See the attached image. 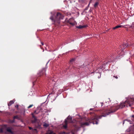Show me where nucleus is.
I'll list each match as a JSON object with an SVG mask.
<instances>
[{"mask_svg": "<svg viewBox=\"0 0 134 134\" xmlns=\"http://www.w3.org/2000/svg\"><path fill=\"white\" fill-rule=\"evenodd\" d=\"M131 106V103L130 102L129 100H127L123 103H121L119 105L111 107L109 109L105 110L104 111L105 113L103 115L99 116L95 115L91 118L89 122L93 124H98V119H101L103 116L105 117L107 115H108L111 113L115 112L118 109H122L125 106L127 107Z\"/></svg>", "mask_w": 134, "mask_h": 134, "instance_id": "f257e3e1", "label": "nucleus"}, {"mask_svg": "<svg viewBox=\"0 0 134 134\" xmlns=\"http://www.w3.org/2000/svg\"><path fill=\"white\" fill-rule=\"evenodd\" d=\"M63 16L60 13L58 12L55 16H51L50 19L52 20L53 24L56 25L57 23L59 24L60 23V20L63 19Z\"/></svg>", "mask_w": 134, "mask_h": 134, "instance_id": "f03ea898", "label": "nucleus"}, {"mask_svg": "<svg viewBox=\"0 0 134 134\" xmlns=\"http://www.w3.org/2000/svg\"><path fill=\"white\" fill-rule=\"evenodd\" d=\"M46 72V69L45 68L41 70L38 74V76L41 77L44 76Z\"/></svg>", "mask_w": 134, "mask_h": 134, "instance_id": "7ed1b4c3", "label": "nucleus"}, {"mask_svg": "<svg viewBox=\"0 0 134 134\" xmlns=\"http://www.w3.org/2000/svg\"><path fill=\"white\" fill-rule=\"evenodd\" d=\"M130 46V44H128L127 43H124L122 45V47H121L122 49H124L125 48Z\"/></svg>", "mask_w": 134, "mask_h": 134, "instance_id": "20e7f679", "label": "nucleus"}, {"mask_svg": "<svg viewBox=\"0 0 134 134\" xmlns=\"http://www.w3.org/2000/svg\"><path fill=\"white\" fill-rule=\"evenodd\" d=\"M71 20H73L72 19H70L67 21V23L70 24V25H74V24L73 23H72L71 22Z\"/></svg>", "mask_w": 134, "mask_h": 134, "instance_id": "39448f33", "label": "nucleus"}, {"mask_svg": "<svg viewBox=\"0 0 134 134\" xmlns=\"http://www.w3.org/2000/svg\"><path fill=\"white\" fill-rule=\"evenodd\" d=\"M64 123L65 124V125H63V126L65 129H66L67 128V125L68 123V121L66 119H65V120Z\"/></svg>", "mask_w": 134, "mask_h": 134, "instance_id": "423d86ee", "label": "nucleus"}, {"mask_svg": "<svg viewBox=\"0 0 134 134\" xmlns=\"http://www.w3.org/2000/svg\"><path fill=\"white\" fill-rule=\"evenodd\" d=\"M7 131L8 132L11 133L12 134L13 133V132L12 131L10 127H8L7 128Z\"/></svg>", "mask_w": 134, "mask_h": 134, "instance_id": "0eeeda50", "label": "nucleus"}, {"mask_svg": "<svg viewBox=\"0 0 134 134\" xmlns=\"http://www.w3.org/2000/svg\"><path fill=\"white\" fill-rule=\"evenodd\" d=\"M67 119L69 123H71L72 122V118L71 117L69 116L67 118Z\"/></svg>", "mask_w": 134, "mask_h": 134, "instance_id": "6e6552de", "label": "nucleus"}, {"mask_svg": "<svg viewBox=\"0 0 134 134\" xmlns=\"http://www.w3.org/2000/svg\"><path fill=\"white\" fill-rule=\"evenodd\" d=\"M86 27L85 25H79L76 26V27L79 29H81Z\"/></svg>", "mask_w": 134, "mask_h": 134, "instance_id": "1a4fd4ad", "label": "nucleus"}, {"mask_svg": "<svg viewBox=\"0 0 134 134\" xmlns=\"http://www.w3.org/2000/svg\"><path fill=\"white\" fill-rule=\"evenodd\" d=\"M122 26H122V25H117V26H116L114 27L113 29L114 30H115V29H117L118 28H119V27H121Z\"/></svg>", "mask_w": 134, "mask_h": 134, "instance_id": "9d476101", "label": "nucleus"}, {"mask_svg": "<svg viewBox=\"0 0 134 134\" xmlns=\"http://www.w3.org/2000/svg\"><path fill=\"white\" fill-rule=\"evenodd\" d=\"M37 121V118L36 117H34V119L32 120V122L33 123H35Z\"/></svg>", "mask_w": 134, "mask_h": 134, "instance_id": "9b49d317", "label": "nucleus"}, {"mask_svg": "<svg viewBox=\"0 0 134 134\" xmlns=\"http://www.w3.org/2000/svg\"><path fill=\"white\" fill-rule=\"evenodd\" d=\"M14 103V102L13 100H11L8 104V105L9 106L11 105Z\"/></svg>", "mask_w": 134, "mask_h": 134, "instance_id": "f8f14e48", "label": "nucleus"}, {"mask_svg": "<svg viewBox=\"0 0 134 134\" xmlns=\"http://www.w3.org/2000/svg\"><path fill=\"white\" fill-rule=\"evenodd\" d=\"M82 125H86L88 126L89 125V123L88 122H85L82 124Z\"/></svg>", "mask_w": 134, "mask_h": 134, "instance_id": "ddd939ff", "label": "nucleus"}, {"mask_svg": "<svg viewBox=\"0 0 134 134\" xmlns=\"http://www.w3.org/2000/svg\"><path fill=\"white\" fill-rule=\"evenodd\" d=\"M45 134H55L53 131H50L49 132H48L46 133Z\"/></svg>", "mask_w": 134, "mask_h": 134, "instance_id": "4468645a", "label": "nucleus"}, {"mask_svg": "<svg viewBox=\"0 0 134 134\" xmlns=\"http://www.w3.org/2000/svg\"><path fill=\"white\" fill-rule=\"evenodd\" d=\"M99 4V3L98 2H96L94 5V7L95 8H96L97 7L98 5Z\"/></svg>", "mask_w": 134, "mask_h": 134, "instance_id": "2eb2a0df", "label": "nucleus"}, {"mask_svg": "<svg viewBox=\"0 0 134 134\" xmlns=\"http://www.w3.org/2000/svg\"><path fill=\"white\" fill-rule=\"evenodd\" d=\"M13 119L14 120H15V119H19V118L18 117V115H16V116H14L13 117Z\"/></svg>", "mask_w": 134, "mask_h": 134, "instance_id": "dca6fc26", "label": "nucleus"}, {"mask_svg": "<svg viewBox=\"0 0 134 134\" xmlns=\"http://www.w3.org/2000/svg\"><path fill=\"white\" fill-rule=\"evenodd\" d=\"M49 125L48 124H47V123H44V124L43 125V126L44 127H47L48 126H49Z\"/></svg>", "mask_w": 134, "mask_h": 134, "instance_id": "f3484780", "label": "nucleus"}, {"mask_svg": "<svg viewBox=\"0 0 134 134\" xmlns=\"http://www.w3.org/2000/svg\"><path fill=\"white\" fill-rule=\"evenodd\" d=\"M75 60V59H74L73 58L71 59L70 61V63H71L72 62H74Z\"/></svg>", "mask_w": 134, "mask_h": 134, "instance_id": "a211bd4d", "label": "nucleus"}, {"mask_svg": "<svg viewBox=\"0 0 134 134\" xmlns=\"http://www.w3.org/2000/svg\"><path fill=\"white\" fill-rule=\"evenodd\" d=\"M33 106V104H31L29 106H28L27 107V108L28 109L32 107Z\"/></svg>", "mask_w": 134, "mask_h": 134, "instance_id": "6ab92c4d", "label": "nucleus"}, {"mask_svg": "<svg viewBox=\"0 0 134 134\" xmlns=\"http://www.w3.org/2000/svg\"><path fill=\"white\" fill-rule=\"evenodd\" d=\"M90 115H91L92 114H93V116H94L95 115H95V114H94V113H92V112H91L90 113Z\"/></svg>", "mask_w": 134, "mask_h": 134, "instance_id": "aec40b11", "label": "nucleus"}, {"mask_svg": "<svg viewBox=\"0 0 134 134\" xmlns=\"http://www.w3.org/2000/svg\"><path fill=\"white\" fill-rule=\"evenodd\" d=\"M18 107H19V105L18 104H16L15 106V107L17 108V110L18 109Z\"/></svg>", "mask_w": 134, "mask_h": 134, "instance_id": "412c9836", "label": "nucleus"}, {"mask_svg": "<svg viewBox=\"0 0 134 134\" xmlns=\"http://www.w3.org/2000/svg\"><path fill=\"white\" fill-rule=\"evenodd\" d=\"M10 122L11 123H13L14 122V120L13 119V120H10Z\"/></svg>", "mask_w": 134, "mask_h": 134, "instance_id": "4be33fe9", "label": "nucleus"}, {"mask_svg": "<svg viewBox=\"0 0 134 134\" xmlns=\"http://www.w3.org/2000/svg\"><path fill=\"white\" fill-rule=\"evenodd\" d=\"M29 129L30 130H31L32 129V128L30 127H29Z\"/></svg>", "mask_w": 134, "mask_h": 134, "instance_id": "5701e85b", "label": "nucleus"}, {"mask_svg": "<svg viewBox=\"0 0 134 134\" xmlns=\"http://www.w3.org/2000/svg\"><path fill=\"white\" fill-rule=\"evenodd\" d=\"M113 77H115L116 79H118V77L117 76H114Z\"/></svg>", "mask_w": 134, "mask_h": 134, "instance_id": "b1692460", "label": "nucleus"}, {"mask_svg": "<svg viewBox=\"0 0 134 134\" xmlns=\"http://www.w3.org/2000/svg\"><path fill=\"white\" fill-rule=\"evenodd\" d=\"M36 82V80L35 81H34V82H33V85H34L35 83V82Z\"/></svg>", "mask_w": 134, "mask_h": 134, "instance_id": "393cba45", "label": "nucleus"}, {"mask_svg": "<svg viewBox=\"0 0 134 134\" xmlns=\"http://www.w3.org/2000/svg\"><path fill=\"white\" fill-rule=\"evenodd\" d=\"M65 133L64 132H63L62 133H60L59 134H65Z\"/></svg>", "mask_w": 134, "mask_h": 134, "instance_id": "a878e982", "label": "nucleus"}, {"mask_svg": "<svg viewBox=\"0 0 134 134\" xmlns=\"http://www.w3.org/2000/svg\"><path fill=\"white\" fill-rule=\"evenodd\" d=\"M32 117L34 118V117H35L33 114H32Z\"/></svg>", "mask_w": 134, "mask_h": 134, "instance_id": "bb28decb", "label": "nucleus"}, {"mask_svg": "<svg viewBox=\"0 0 134 134\" xmlns=\"http://www.w3.org/2000/svg\"><path fill=\"white\" fill-rule=\"evenodd\" d=\"M34 113H35L36 114H38V113L36 112V111H35L34 112Z\"/></svg>", "mask_w": 134, "mask_h": 134, "instance_id": "cd10ccee", "label": "nucleus"}, {"mask_svg": "<svg viewBox=\"0 0 134 134\" xmlns=\"http://www.w3.org/2000/svg\"><path fill=\"white\" fill-rule=\"evenodd\" d=\"M41 43L42 45H43L44 43H43V42H41Z\"/></svg>", "mask_w": 134, "mask_h": 134, "instance_id": "c85d7f7f", "label": "nucleus"}, {"mask_svg": "<svg viewBox=\"0 0 134 134\" xmlns=\"http://www.w3.org/2000/svg\"><path fill=\"white\" fill-rule=\"evenodd\" d=\"M103 103H101V106H102L103 105Z\"/></svg>", "mask_w": 134, "mask_h": 134, "instance_id": "c756f323", "label": "nucleus"}, {"mask_svg": "<svg viewBox=\"0 0 134 134\" xmlns=\"http://www.w3.org/2000/svg\"><path fill=\"white\" fill-rule=\"evenodd\" d=\"M132 117L133 118H134V115H133L132 116Z\"/></svg>", "mask_w": 134, "mask_h": 134, "instance_id": "7c9ffc66", "label": "nucleus"}, {"mask_svg": "<svg viewBox=\"0 0 134 134\" xmlns=\"http://www.w3.org/2000/svg\"><path fill=\"white\" fill-rule=\"evenodd\" d=\"M34 130H35V131H36V130H37V129H34Z\"/></svg>", "mask_w": 134, "mask_h": 134, "instance_id": "2f4dec72", "label": "nucleus"}, {"mask_svg": "<svg viewBox=\"0 0 134 134\" xmlns=\"http://www.w3.org/2000/svg\"><path fill=\"white\" fill-rule=\"evenodd\" d=\"M1 132H2V130H1Z\"/></svg>", "mask_w": 134, "mask_h": 134, "instance_id": "473e14b6", "label": "nucleus"}, {"mask_svg": "<svg viewBox=\"0 0 134 134\" xmlns=\"http://www.w3.org/2000/svg\"><path fill=\"white\" fill-rule=\"evenodd\" d=\"M92 109H90V110H92Z\"/></svg>", "mask_w": 134, "mask_h": 134, "instance_id": "72a5a7b5", "label": "nucleus"}, {"mask_svg": "<svg viewBox=\"0 0 134 134\" xmlns=\"http://www.w3.org/2000/svg\"><path fill=\"white\" fill-rule=\"evenodd\" d=\"M39 79V78L38 77V78L37 79Z\"/></svg>", "mask_w": 134, "mask_h": 134, "instance_id": "f704fd0d", "label": "nucleus"}, {"mask_svg": "<svg viewBox=\"0 0 134 134\" xmlns=\"http://www.w3.org/2000/svg\"><path fill=\"white\" fill-rule=\"evenodd\" d=\"M39 79V78L38 77V78L37 79Z\"/></svg>", "mask_w": 134, "mask_h": 134, "instance_id": "c9c22d12", "label": "nucleus"}]
</instances>
